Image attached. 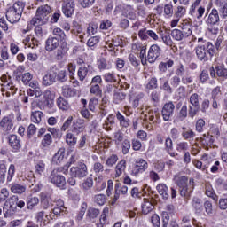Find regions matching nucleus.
I'll return each instance as SVG.
<instances>
[{
  "instance_id": "obj_45",
  "label": "nucleus",
  "mask_w": 227,
  "mask_h": 227,
  "mask_svg": "<svg viewBox=\"0 0 227 227\" xmlns=\"http://www.w3.org/2000/svg\"><path fill=\"white\" fill-rule=\"evenodd\" d=\"M36 91H37L36 89L30 88V89L27 90V93L28 96L35 97V98H39L43 95V90H42L41 88H39V90H38L39 92L38 93Z\"/></svg>"
},
{
  "instance_id": "obj_29",
  "label": "nucleus",
  "mask_w": 227,
  "mask_h": 227,
  "mask_svg": "<svg viewBox=\"0 0 227 227\" xmlns=\"http://www.w3.org/2000/svg\"><path fill=\"white\" fill-rule=\"evenodd\" d=\"M52 35H54L53 38L59 39V42L64 41L66 38L65 32L59 27H54L52 29Z\"/></svg>"
},
{
  "instance_id": "obj_55",
  "label": "nucleus",
  "mask_w": 227,
  "mask_h": 227,
  "mask_svg": "<svg viewBox=\"0 0 227 227\" xmlns=\"http://www.w3.org/2000/svg\"><path fill=\"white\" fill-rule=\"evenodd\" d=\"M172 36L176 41H181L184 38V34L179 29H174L172 31Z\"/></svg>"
},
{
  "instance_id": "obj_33",
  "label": "nucleus",
  "mask_w": 227,
  "mask_h": 227,
  "mask_svg": "<svg viewBox=\"0 0 227 227\" xmlns=\"http://www.w3.org/2000/svg\"><path fill=\"white\" fill-rule=\"evenodd\" d=\"M157 191L160 196L163 199H168L169 197L168 188L165 184H160L157 186Z\"/></svg>"
},
{
  "instance_id": "obj_16",
  "label": "nucleus",
  "mask_w": 227,
  "mask_h": 227,
  "mask_svg": "<svg viewBox=\"0 0 227 227\" xmlns=\"http://www.w3.org/2000/svg\"><path fill=\"white\" fill-rule=\"evenodd\" d=\"M93 72V67L91 66H83L78 69V78L80 82H83L88 74Z\"/></svg>"
},
{
  "instance_id": "obj_37",
  "label": "nucleus",
  "mask_w": 227,
  "mask_h": 227,
  "mask_svg": "<svg viewBox=\"0 0 227 227\" xmlns=\"http://www.w3.org/2000/svg\"><path fill=\"white\" fill-rule=\"evenodd\" d=\"M57 104L59 108L63 111L68 110L70 108L69 103L63 98H59Z\"/></svg>"
},
{
  "instance_id": "obj_3",
  "label": "nucleus",
  "mask_w": 227,
  "mask_h": 227,
  "mask_svg": "<svg viewBox=\"0 0 227 227\" xmlns=\"http://www.w3.org/2000/svg\"><path fill=\"white\" fill-rule=\"evenodd\" d=\"M24 11V3L16 2L12 7H9V10L6 13V18L11 23H15L20 20L21 18L22 12Z\"/></svg>"
},
{
  "instance_id": "obj_48",
  "label": "nucleus",
  "mask_w": 227,
  "mask_h": 227,
  "mask_svg": "<svg viewBox=\"0 0 227 227\" xmlns=\"http://www.w3.org/2000/svg\"><path fill=\"white\" fill-rule=\"evenodd\" d=\"M90 93L96 96H101L102 90L100 89L99 85H90Z\"/></svg>"
},
{
  "instance_id": "obj_9",
  "label": "nucleus",
  "mask_w": 227,
  "mask_h": 227,
  "mask_svg": "<svg viewBox=\"0 0 227 227\" xmlns=\"http://www.w3.org/2000/svg\"><path fill=\"white\" fill-rule=\"evenodd\" d=\"M160 52H161V49L158 45L156 44L152 45L149 48L147 61L149 63H154L157 58L160 55Z\"/></svg>"
},
{
  "instance_id": "obj_60",
  "label": "nucleus",
  "mask_w": 227,
  "mask_h": 227,
  "mask_svg": "<svg viewBox=\"0 0 227 227\" xmlns=\"http://www.w3.org/2000/svg\"><path fill=\"white\" fill-rule=\"evenodd\" d=\"M220 12L223 18L227 17V1L220 4Z\"/></svg>"
},
{
  "instance_id": "obj_15",
  "label": "nucleus",
  "mask_w": 227,
  "mask_h": 227,
  "mask_svg": "<svg viewBox=\"0 0 227 227\" xmlns=\"http://www.w3.org/2000/svg\"><path fill=\"white\" fill-rule=\"evenodd\" d=\"M126 169V161L121 160L119 161V164L115 168V176L114 178H119L116 180L117 184H120L119 182L121 181V176L123 173H125Z\"/></svg>"
},
{
  "instance_id": "obj_35",
  "label": "nucleus",
  "mask_w": 227,
  "mask_h": 227,
  "mask_svg": "<svg viewBox=\"0 0 227 227\" xmlns=\"http://www.w3.org/2000/svg\"><path fill=\"white\" fill-rule=\"evenodd\" d=\"M109 212H110L109 208H105L103 210V213L101 214L100 218H99V223L98 224V227H104L106 225V216H108Z\"/></svg>"
},
{
  "instance_id": "obj_39",
  "label": "nucleus",
  "mask_w": 227,
  "mask_h": 227,
  "mask_svg": "<svg viewBox=\"0 0 227 227\" xmlns=\"http://www.w3.org/2000/svg\"><path fill=\"white\" fill-rule=\"evenodd\" d=\"M200 142L205 148H207V146H211L213 144L212 138L210 136H203L200 138Z\"/></svg>"
},
{
  "instance_id": "obj_44",
  "label": "nucleus",
  "mask_w": 227,
  "mask_h": 227,
  "mask_svg": "<svg viewBox=\"0 0 227 227\" xmlns=\"http://www.w3.org/2000/svg\"><path fill=\"white\" fill-rule=\"evenodd\" d=\"M174 65V61L172 60H168V62H161L160 64V71L162 73H166V71L168 70V67H171Z\"/></svg>"
},
{
  "instance_id": "obj_21",
  "label": "nucleus",
  "mask_w": 227,
  "mask_h": 227,
  "mask_svg": "<svg viewBox=\"0 0 227 227\" xmlns=\"http://www.w3.org/2000/svg\"><path fill=\"white\" fill-rule=\"evenodd\" d=\"M196 54H197L199 60H200V61L205 62V61L208 60V55H207L205 46H198L196 49Z\"/></svg>"
},
{
  "instance_id": "obj_54",
  "label": "nucleus",
  "mask_w": 227,
  "mask_h": 227,
  "mask_svg": "<svg viewBox=\"0 0 227 227\" xmlns=\"http://www.w3.org/2000/svg\"><path fill=\"white\" fill-rule=\"evenodd\" d=\"M10 196V192L6 188L0 190V203L4 202L5 199Z\"/></svg>"
},
{
  "instance_id": "obj_63",
  "label": "nucleus",
  "mask_w": 227,
  "mask_h": 227,
  "mask_svg": "<svg viewBox=\"0 0 227 227\" xmlns=\"http://www.w3.org/2000/svg\"><path fill=\"white\" fill-rule=\"evenodd\" d=\"M95 202L99 206H103L104 204H106V196L97 195L95 197Z\"/></svg>"
},
{
  "instance_id": "obj_56",
  "label": "nucleus",
  "mask_w": 227,
  "mask_h": 227,
  "mask_svg": "<svg viewBox=\"0 0 227 227\" xmlns=\"http://www.w3.org/2000/svg\"><path fill=\"white\" fill-rule=\"evenodd\" d=\"M151 222L154 227H160V218L157 214L152 215Z\"/></svg>"
},
{
  "instance_id": "obj_40",
  "label": "nucleus",
  "mask_w": 227,
  "mask_h": 227,
  "mask_svg": "<svg viewBox=\"0 0 227 227\" xmlns=\"http://www.w3.org/2000/svg\"><path fill=\"white\" fill-rule=\"evenodd\" d=\"M89 107L90 110H95L97 108L103 110L104 108H102L101 105L99 104L98 100L95 98H91L89 102Z\"/></svg>"
},
{
  "instance_id": "obj_1",
  "label": "nucleus",
  "mask_w": 227,
  "mask_h": 227,
  "mask_svg": "<svg viewBox=\"0 0 227 227\" xmlns=\"http://www.w3.org/2000/svg\"><path fill=\"white\" fill-rule=\"evenodd\" d=\"M52 12L51 7L48 4L41 5L37 8L36 15L31 20L30 24L35 26L45 25Z\"/></svg>"
},
{
  "instance_id": "obj_25",
  "label": "nucleus",
  "mask_w": 227,
  "mask_h": 227,
  "mask_svg": "<svg viewBox=\"0 0 227 227\" xmlns=\"http://www.w3.org/2000/svg\"><path fill=\"white\" fill-rule=\"evenodd\" d=\"M53 216L49 215L45 212H39L37 215V221L41 223V225H47L49 224L51 219H52Z\"/></svg>"
},
{
  "instance_id": "obj_31",
  "label": "nucleus",
  "mask_w": 227,
  "mask_h": 227,
  "mask_svg": "<svg viewBox=\"0 0 227 227\" xmlns=\"http://www.w3.org/2000/svg\"><path fill=\"white\" fill-rule=\"evenodd\" d=\"M52 142L53 140L50 134H46L41 142V146L43 149H49Z\"/></svg>"
},
{
  "instance_id": "obj_32",
  "label": "nucleus",
  "mask_w": 227,
  "mask_h": 227,
  "mask_svg": "<svg viewBox=\"0 0 227 227\" xmlns=\"http://www.w3.org/2000/svg\"><path fill=\"white\" fill-rule=\"evenodd\" d=\"M75 68H76L75 64H74L73 62H69L68 72H69V77L71 79V82L73 84L78 85L79 82L77 81H75V78H74V74H75Z\"/></svg>"
},
{
  "instance_id": "obj_20",
  "label": "nucleus",
  "mask_w": 227,
  "mask_h": 227,
  "mask_svg": "<svg viewBox=\"0 0 227 227\" xmlns=\"http://www.w3.org/2000/svg\"><path fill=\"white\" fill-rule=\"evenodd\" d=\"M190 104L195 107L194 110L192 109V106L190 107L192 114L196 115V113L199 111L200 108L198 94H192L191 96Z\"/></svg>"
},
{
  "instance_id": "obj_43",
  "label": "nucleus",
  "mask_w": 227,
  "mask_h": 227,
  "mask_svg": "<svg viewBox=\"0 0 227 227\" xmlns=\"http://www.w3.org/2000/svg\"><path fill=\"white\" fill-rule=\"evenodd\" d=\"M182 136L184 139H192L195 137V133L188 128H183Z\"/></svg>"
},
{
  "instance_id": "obj_59",
  "label": "nucleus",
  "mask_w": 227,
  "mask_h": 227,
  "mask_svg": "<svg viewBox=\"0 0 227 227\" xmlns=\"http://www.w3.org/2000/svg\"><path fill=\"white\" fill-rule=\"evenodd\" d=\"M118 160V158L116 155H111L108 157V159L106 161V164L107 166L113 167Z\"/></svg>"
},
{
  "instance_id": "obj_51",
  "label": "nucleus",
  "mask_w": 227,
  "mask_h": 227,
  "mask_svg": "<svg viewBox=\"0 0 227 227\" xmlns=\"http://www.w3.org/2000/svg\"><path fill=\"white\" fill-rule=\"evenodd\" d=\"M105 42H106L105 49L111 51V49H113L114 45V39L112 36L108 35L107 37H106Z\"/></svg>"
},
{
  "instance_id": "obj_38",
  "label": "nucleus",
  "mask_w": 227,
  "mask_h": 227,
  "mask_svg": "<svg viewBox=\"0 0 227 227\" xmlns=\"http://www.w3.org/2000/svg\"><path fill=\"white\" fill-rule=\"evenodd\" d=\"M144 95L142 93H135L130 96V102H132V105L134 107L138 106L139 99L143 98Z\"/></svg>"
},
{
  "instance_id": "obj_52",
  "label": "nucleus",
  "mask_w": 227,
  "mask_h": 227,
  "mask_svg": "<svg viewBox=\"0 0 227 227\" xmlns=\"http://www.w3.org/2000/svg\"><path fill=\"white\" fill-rule=\"evenodd\" d=\"M39 203V199L36 197L34 198H30L27 203V207L28 209H33L34 207H35L36 205H38Z\"/></svg>"
},
{
  "instance_id": "obj_36",
  "label": "nucleus",
  "mask_w": 227,
  "mask_h": 227,
  "mask_svg": "<svg viewBox=\"0 0 227 227\" xmlns=\"http://www.w3.org/2000/svg\"><path fill=\"white\" fill-rule=\"evenodd\" d=\"M43 117V113L41 111L33 112L31 114V121L35 123H39L42 121V118Z\"/></svg>"
},
{
  "instance_id": "obj_4",
  "label": "nucleus",
  "mask_w": 227,
  "mask_h": 227,
  "mask_svg": "<svg viewBox=\"0 0 227 227\" xmlns=\"http://www.w3.org/2000/svg\"><path fill=\"white\" fill-rule=\"evenodd\" d=\"M18 197L12 196L4 203V214L6 217L15 215L17 210Z\"/></svg>"
},
{
  "instance_id": "obj_30",
  "label": "nucleus",
  "mask_w": 227,
  "mask_h": 227,
  "mask_svg": "<svg viewBox=\"0 0 227 227\" xmlns=\"http://www.w3.org/2000/svg\"><path fill=\"white\" fill-rule=\"evenodd\" d=\"M9 145L12 148L18 150L20 148V143L16 135H12L9 137Z\"/></svg>"
},
{
  "instance_id": "obj_5",
  "label": "nucleus",
  "mask_w": 227,
  "mask_h": 227,
  "mask_svg": "<svg viewBox=\"0 0 227 227\" xmlns=\"http://www.w3.org/2000/svg\"><path fill=\"white\" fill-rule=\"evenodd\" d=\"M160 118V114L155 110H149L148 114H145V121L144 123V127L147 129L151 130L153 129L154 123Z\"/></svg>"
},
{
  "instance_id": "obj_12",
  "label": "nucleus",
  "mask_w": 227,
  "mask_h": 227,
  "mask_svg": "<svg viewBox=\"0 0 227 227\" xmlns=\"http://www.w3.org/2000/svg\"><path fill=\"white\" fill-rule=\"evenodd\" d=\"M156 204V200L153 198L151 199H144V204H142V213L144 215H148L152 210L154 209Z\"/></svg>"
},
{
  "instance_id": "obj_26",
  "label": "nucleus",
  "mask_w": 227,
  "mask_h": 227,
  "mask_svg": "<svg viewBox=\"0 0 227 227\" xmlns=\"http://www.w3.org/2000/svg\"><path fill=\"white\" fill-rule=\"evenodd\" d=\"M65 160V148H59L58 153L53 156L52 162L60 164Z\"/></svg>"
},
{
  "instance_id": "obj_28",
  "label": "nucleus",
  "mask_w": 227,
  "mask_h": 227,
  "mask_svg": "<svg viewBox=\"0 0 227 227\" xmlns=\"http://www.w3.org/2000/svg\"><path fill=\"white\" fill-rule=\"evenodd\" d=\"M0 126L5 131H10L13 128L12 120L9 119V117H4V119L0 122Z\"/></svg>"
},
{
  "instance_id": "obj_42",
  "label": "nucleus",
  "mask_w": 227,
  "mask_h": 227,
  "mask_svg": "<svg viewBox=\"0 0 227 227\" xmlns=\"http://www.w3.org/2000/svg\"><path fill=\"white\" fill-rule=\"evenodd\" d=\"M62 94L65 97H74L75 95V91L69 87V85H64L62 87Z\"/></svg>"
},
{
  "instance_id": "obj_23",
  "label": "nucleus",
  "mask_w": 227,
  "mask_h": 227,
  "mask_svg": "<svg viewBox=\"0 0 227 227\" xmlns=\"http://www.w3.org/2000/svg\"><path fill=\"white\" fill-rule=\"evenodd\" d=\"M111 143V138H101L99 141V144L95 145V151L98 153H100L101 152L104 151V149L107 148L108 145Z\"/></svg>"
},
{
  "instance_id": "obj_14",
  "label": "nucleus",
  "mask_w": 227,
  "mask_h": 227,
  "mask_svg": "<svg viewBox=\"0 0 227 227\" xmlns=\"http://www.w3.org/2000/svg\"><path fill=\"white\" fill-rule=\"evenodd\" d=\"M175 105L173 103L165 104L162 109V116L165 121H168L173 115Z\"/></svg>"
},
{
  "instance_id": "obj_53",
  "label": "nucleus",
  "mask_w": 227,
  "mask_h": 227,
  "mask_svg": "<svg viewBox=\"0 0 227 227\" xmlns=\"http://www.w3.org/2000/svg\"><path fill=\"white\" fill-rule=\"evenodd\" d=\"M206 195L210 198H213L215 200V201L217 200V197L215 196V193L213 191L212 186L209 184L206 185Z\"/></svg>"
},
{
  "instance_id": "obj_17",
  "label": "nucleus",
  "mask_w": 227,
  "mask_h": 227,
  "mask_svg": "<svg viewBox=\"0 0 227 227\" xmlns=\"http://www.w3.org/2000/svg\"><path fill=\"white\" fill-rule=\"evenodd\" d=\"M17 88L13 85L12 82L6 83L5 85H2L1 91L3 96L11 97V95H14L16 93Z\"/></svg>"
},
{
  "instance_id": "obj_46",
  "label": "nucleus",
  "mask_w": 227,
  "mask_h": 227,
  "mask_svg": "<svg viewBox=\"0 0 227 227\" xmlns=\"http://www.w3.org/2000/svg\"><path fill=\"white\" fill-rule=\"evenodd\" d=\"M114 125V116L110 115L108 116V119L106 121L105 124L103 125V128L109 131L112 130V127Z\"/></svg>"
},
{
  "instance_id": "obj_50",
  "label": "nucleus",
  "mask_w": 227,
  "mask_h": 227,
  "mask_svg": "<svg viewBox=\"0 0 227 227\" xmlns=\"http://www.w3.org/2000/svg\"><path fill=\"white\" fill-rule=\"evenodd\" d=\"M120 187H121V184L120 183H116V184H115V194H114V198L110 201V204L112 206H114L115 204V202L117 201V200L120 198V192L118 191V189Z\"/></svg>"
},
{
  "instance_id": "obj_8",
  "label": "nucleus",
  "mask_w": 227,
  "mask_h": 227,
  "mask_svg": "<svg viewBox=\"0 0 227 227\" xmlns=\"http://www.w3.org/2000/svg\"><path fill=\"white\" fill-rule=\"evenodd\" d=\"M70 175L74 177H84L87 175L86 165L81 163L77 166L72 167L70 168Z\"/></svg>"
},
{
  "instance_id": "obj_7",
  "label": "nucleus",
  "mask_w": 227,
  "mask_h": 227,
  "mask_svg": "<svg viewBox=\"0 0 227 227\" xmlns=\"http://www.w3.org/2000/svg\"><path fill=\"white\" fill-rule=\"evenodd\" d=\"M75 12V2L74 0H63L62 1V12L67 18L74 15Z\"/></svg>"
},
{
  "instance_id": "obj_19",
  "label": "nucleus",
  "mask_w": 227,
  "mask_h": 227,
  "mask_svg": "<svg viewBox=\"0 0 227 227\" xmlns=\"http://www.w3.org/2000/svg\"><path fill=\"white\" fill-rule=\"evenodd\" d=\"M56 82L55 73H48L42 79V84L44 86H51Z\"/></svg>"
},
{
  "instance_id": "obj_57",
  "label": "nucleus",
  "mask_w": 227,
  "mask_h": 227,
  "mask_svg": "<svg viewBox=\"0 0 227 227\" xmlns=\"http://www.w3.org/2000/svg\"><path fill=\"white\" fill-rule=\"evenodd\" d=\"M204 208L207 215H212L214 212L213 204L210 201H206L204 203Z\"/></svg>"
},
{
  "instance_id": "obj_24",
  "label": "nucleus",
  "mask_w": 227,
  "mask_h": 227,
  "mask_svg": "<svg viewBox=\"0 0 227 227\" xmlns=\"http://www.w3.org/2000/svg\"><path fill=\"white\" fill-rule=\"evenodd\" d=\"M71 33L78 35L81 42H82V40L84 39V33L82 27L77 22L73 23V28L71 30Z\"/></svg>"
},
{
  "instance_id": "obj_10",
  "label": "nucleus",
  "mask_w": 227,
  "mask_h": 227,
  "mask_svg": "<svg viewBox=\"0 0 227 227\" xmlns=\"http://www.w3.org/2000/svg\"><path fill=\"white\" fill-rule=\"evenodd\" d=\"M52 213L54 215L59 216L67 214V209L65 207V202L62 200H58L55 201Z\"/></svg>"
},
{
  "instance_id": "obj_41",
  "label": "nucleus",
  "mask_w": 227,
  "mask_h": 227,
  "mask_svg": "<svg viewBox=\"0 0 227 227\" xmlns=\"http://www.w3.org/2000/svg\"><path fill=\"white\" fill-rule=\"evenodd\" d=\"M117 118H118V120L120 121V125H121V127H122V128H128V127L130 126V121H129V120L125 119V117H124L122 114H121L120 113L117 114Z\"/></svg>"
},
{
  "instance_id": "obj_49",
  "label": "nucleus",
  "mask_w": 227,
  "mask_h": 227,
  "mask_svg": "<svg viewBox=\"0 0 227 227\" xmlns=\"http://www.w3.org/2000/svg\"><path fill=\"white\" fill-rule=\"evenodd\" d=\"M146 47L141 46L139 48V58L141 59L142 64H145L147 61V57L145 56Z\"/></svg>"
},
{
  "instance_id": "obj_27",
  "label": "nucleus",
  "mask_w": 227,
  "mask_h": 227,
  "mask_svg": "<svg viewBox=\"0 0 227 227\" xmlns=\"http://www.w3.org/2000/svg\"><path fill=\"white\" fill-rule=\"evenodd\" d=\"M10 191L15 194H22L25 192L26 187L24 185L18 184L17 183H12L10 185Z\"/></svg>"
},
{
  "instance_id": "obj_62",
  "label": "nucleus",
  "mask_w": 227,
  "mask_h": 227,
  "mask_svg": "<svg viewBox=\"0 0 227 227\" xmlns=\"http://www.w3.org/2000/svg\"><path fill=\"white\" fill-rule=\"evenodd\" d=\"M216 74L220 77H226L227 76V69L223 67H218L216 68Z\"/></svg>"
},
{
  "instance_id": "obj_22",
  "label": "nucleus",
  "mask_w": 227,
  "mask_h": 227,
  "mask_svg": "<svg viewBox=\"0 0 227 227\" xmlns=\"http://www.w3.org/2000/svg\"><path fill=\"white\" fill-rule=\"evenodd\" d=\"M147 168V161L143 159H139L138 160H137L136 167L133 172H135V174H137L138 172H145V170H146Z\"/></svg>"
},
{
  "instance_id": "obj_13",
  "label": "nucleus",
  "mask_w": 227,
  "mask_h": 227,
  "mask_svg": "<svg viewBox=\"0 0 227 227\" xmlns=\"http://www.w3.org/2000/svg\"><path fill=\"white\" fill-rule=\"evenodd\" d=\"M59 46V38H54V37H50L46 40V44H45V50L48 52H51L58 49Z\"/></svg>"
},
{
  "instance_id": "obj_34",
  "label": "nucleus",
  "mask_w": 227,
  "mask_h": 227,
  "mask_svg": "<svg viewBox=\"0 0 227 227\" xmlns=\"http://www.w3.org/2000/svg\"><path fill=\"white\" fill-rule=\"evenodd\" d=\"M220 20L218 12L216 10H212L209 13L208 23L215 24Z\"/></svg>"
},
{
  "instance_id": "obj_18",
  "label": "nucleus",
  "mask_w": 227,
  "mask_h": 227,
  "mask_svg": "<svg viewBox=\"0 0 227 227\" xmlns=\"http://www.w3.org/2000/svg\"><path fill=\"white\" fill-rule=\"evenodd\" d=\"M23 43L28 48L35 49V47L39 46L40 41L35 39L34 35H29L27 37L23 39Z\"/></svg>"
},
{
  "instance_id": "obj_58",
  "label": "nucleus",
  "mask_w": 227,
  "mask_h": 227,
  "mask_svg": "<svg viewBox=\"0 0 227 227\" xmlns=\"http://www.w3.org/2000/svg\"><path fill=\"white\" fill-rule=\"evenodd\" d=\"M185 15V8L183 6H178L177 11L175 12V18L181 19Z\"/></svg>"
},
{
  "instance_id": "obj_61",
  "label": "nucleus",
  "mask_w": 227,
  "mask_h": 227,
  "mask_svg": "<svg viewBox=\"0 0 227 227\" xmlns=\"http://www.w3.org/2000/svg\"><path fill=\"white\" fill-rule=\"evenodd\" d=\"M98 215H99V210L95 209V208H89L87 215H88L90 218L94 219V218H96Z\"/></svg>"
},
{
  "instance_id": "obj_47",
  "label": "nucleus",
  "mask_w": 227,
  "mask_h": 227,
  "mask_svg": "<svg viewBox=\"0 0 227 227\" xmlns=\"http://www.w3.org/2000/svg\"><path fill=\"white\" fill-rule=\"evenodd\" d=\"M33 79V75L31 74L30 72H27V73H24V74L22 75L21 77V82L25 84V85H27L30 83V82L32 81Z\"/></svg>"
},
{
  "instance_id": "obj_6",
  "label": "nucleus",
  "mask_w": 227,
  "mask_h": 227,
  "mask_svg": "<svg viewBox=\"0 0 227 227\" xmlns=\"http://www.w3.org/2000/svg\"><path fill=\"white\" fill-rule=\"evenodd\" d=\"M84 131V126L82 125H75L74 129L71 132H68L66 137V141L69 146H75L77 138L75 137V134L82 133Z\"/></svg>"
},
{
  "instance_id": "obj_11",
  "label": "nucleus",
  "mask_w": 227,
  "mask_h": 227,
  "mask_svg": "<svg viewBox=\"0 0 227 227\" xmlns=\"http://www.w3.org/2000/svg\"><path fill=\"white\" fill-rule=\"evenodd\" d=\"M51 183H53L58 187L61 188L65 186L66 181L65 177L59 174L58 169H54L51 176Z\"/></svg>"
},
{
  "instance_id": "obj_2",
  "label": "nucleus",
  "mask_w": 227,
  "mask_h": 227,
  "mask_svg": "<svg viewBox=\"0 0 227 227\" xmlns=\"http://www.w3.org/2000/svg\"><path fill=\"white\" fill-rule=\"evenodd\" d=\"M177 185L179 186L180 195L187 199L193 192L195 182L192 178L188 179L186 176H180L177 180Z\"/></svg>"
},
{
  "instance_id": "obj_64",
  "label": "nucleus",
  "mask_w": 227,
  "mask_h": 227,
  "mask_svg": "<svg viewBox=\"0 0 227 227\" xmlns=\"http://www.w3.org/2000/svg\"><path fill=\"white\" fill-rule=\"evenodd\" d=\"M218 207L221 210H226L227 208V198H221L218 203Z\"/></svg>"
}]
</instances>
